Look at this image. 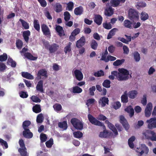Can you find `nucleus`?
I'll use <instances>...</instances> for the list:
<instances>
[{"instance_id": "obj_1", "label": "nucleus", "mask_w": 156, "mask_h": 156, "mask_svg": "<svg viewBox=\"0 0 156 156\" xmlns=\"http://www.w3.org/2000/svg\"><path fill=\"white\" fill-rule=\"evenodd\" d=\"M118 71L119 72L115 71H112V75L108 76L109 79L114 80L115 79V76L116 77L117 79L119 81L126 80L129 79V73L126 69L123 68H119Z\"/></svg>"}, {"instance_id": "obj_2", "label": "nucleus", "mask_w": 156, "mask_h": 156, "mask_svg": "<svg viewBox=\"0 0 156 156\" xmlns=\"http://www.w3.org/2000/svg\"><path fill=\"white\" fill-rule=\"evenodd\" d=\"M19 144L20 147L18 149V151L21 156H29V154L27 151V149L25 147L24 142L22 139H20L19 141Z\"/></svg>"}, {"instance_id": "obj_3", "label": "nucleus", "mask_w": 156, "mask_h": 156, "mask_svg": "<svg viewBox=\"0 0 156 156\" xmlns=\"http://www.w3.org/2000/svg\"><path fill=\"white\" fill-rule=\"evenodd\" d=\"M71 122L74 127L78 130H82L83 127V124L82 121L76 118H73L71 120Z\"/></svg>"}, {"instance_id": "obj_4", "label": "nucleus", "mask_w": 156, "mask_h": 156, "mask_svg": "<svg viewBox=\"0 0 156 156\" xmlns=\"http://www.w3.org/2000/svg\"><path fill=\"white\" fill-rule=\"evenodd\" d=\"M128 17L131 20L138 21L139 20V13L138 11L134 9H130L128 12Z\"/></svg>"}, {"instance_id": "obj_5", "label": "nucleus", "mask_w": 156, "mask_h": 156, "mask_svg": "<svg viewBox=\"0 0 156 156\" xmlns=\"http://www.w3.org/2000/svg\"><path fill=\"white\" fill-rule=\"evenodd\" d=\"M45 47L49 50L50 53H52L56 51L59 48V45L55 43L50 44L48 42H47L44 43Z\"/></svg>"}, {"instance_id": "obj_6", "label": "nucleus", "mask_w": 156, "mask_h": 156, "mask_svg": "<svg viewBox=\"0 0 156 156\" xmlns=\"http://www.w3.org/2000/svg\"><path fill=\"white\" fill-rule=\"evenodd\" d=\"M88 118L89 121L92 124L102 127L103 129H105V126L104 124L97 120L92 115L90 114H88Z\"/></svg>"}, {"instance_id": "obj_7", "label": "nucleus", "mask_w": 156, "mask_h": 156, "mask_svg": "<svg viewBox=\"0 0 156 156\" xmlns=\"http://www.w3.org/2000/svg\"><path fill=\"white\" fill-rule=\"evenodd\" d=\"M137 150H136V151L139 153L138 156H142L144 153L147 154L149 151L148 147L145 144H144L141 145V147L140 148H137Z\"/></svg>"}, {"instance_id": "obj_8", "label": "nucleus", "mask_w": 156, "mask_h": 156, "mask_svg": "<svg viewBox=\"0 0 156 156\" xmlns=\"http://www.w3.org/2000/svg\"><path fill=\"white\" fill-rule=\"evenodd\" d=\"M148 123V127L150 129H153L156 128V117L151 118L149 120L147 121Z\"/></svg>"}, {"instance_id": "obj_9", "label": "nucleus", "mask_w": 156, "mask_h": 156, "mask_svg": "<svg viewBox=\"0 0 156 156\" xmlns=\"http://www.w3.org/2000/svg\"><path fill=\"white\" fill-rule=\"evenodd\" d=\"M120 122L122 124L123 127L126 130H128L129 128V125L125 117L121 115L120 116Z\"/></svg>"}, {"instance_id": "obj_10", "label": "nucleus", "mask_w": 156, "mask_h": 156, "mask_svg": "<svg viewBox=\"0 0 156 156\" xmlns=\"http://www.w3.org/2000/svg\"><path fill=\"white\" fill-rule=\"evenodd\" d=\"M152 109V105L151 102L148 103L145 110V115L146 117H148L151 115Z\"/></svg>"}, {"instance_id": "obj_11", "label": "nucleus", "mask_w": 156, "mask_h": 156, "mask_svg": "<svg viewBox=\"0 0 156 156\" xmlns=\"http://www.w3.org/2000/svg\"><path fill=\"white\" fill-rule=\"evenodd\" d=\"M86 43V39L84 36H82L76 43V47L78 48L83 46Z\"/></svg>"}, {"instance_id": "obj_12", "label": "nucleus", "mask_w": 156, "mask_h": 156, "mask_svg": "<svg viewBox=\"0 0 156 156\" xmlns=\"http://www.w3.org/2000/svg\"><path fill=\"white\" fill-rule=\"evenodd\" d=\"M41 29L43 34L47 36H50L51 33L50 30L47 25L44 24L41 25Z\"/></svg>"}, {"instance_id": "obj_13", "label": "nucleus", "mask_w": 156, "mask_h": 156, "mask_svg": "<svg viewBox=\"0 0 156 156\" xmlns=\"http://www.w3.org/2000/svg\"><path fill=\"white\" fill-rule=\"evenodd\" d=\"M98 103L101 107H105L106 104L108 105L109 100L108 98L104 96L101 98L98 101Z\"/></svg>"}, {"instance_id": "obj_14", "label": "nucleus", "mask_w": 156, "mask_h": 156, "mask_svg": "<svg viewBox=\"0 0 156 156\" xmlns=\"http://www.w3.org/2000/svg\"><path fill=\"white\" fill-rule=\"evenodd\" d=\"M105 123L108 124V128L112 130L115 136L118 135L117 130L114 125L107 120L105 121Z\"/></svg>"}, {"instance_id": "obj_15", "label": "nucleus", "mask_w": 156, "mask_h": 156, "mask_svg": "<svg viewBox=\"0 0 156 156\" xmlns=\"http://www.w3.org/2000/svg\"><path fill=\"white\" fill-rule=\"evenodd\" d=\"M74 73L77 80L80 81L83 80V75L81 71L78 69H76L74 71Z\"/></svg>"}, {"instance_id": "obj_16", "label": "nucleus", "mask_w": 156, "mask_h": 156, "mask_svg": "<svg viewBox=\"0 0 156 156\" xmlns=\"http://www.w3.org/2000/svg\"><path fill=\"white\" fill-rule=\"evenodd\" d=\"M44 76L45 77H47V72L44 69H42L39 70L37 74V78L38 79H41V76Z\"/></svg>"}, {"instance_id": "obj_17", "label": "nucleus", "mask_w": 156, "mask_h": 156, "mask_svg": "<svg viewBox=\"0 0 156 156\" xmlns=\"http://www.w3.org/2000/svg\"><path fill=\"white\" fill-rule=\"evenodd\" d=\"M23 134L24 137L27 138H31L33 136V133L30 132L29 129H24L23 132Z\"/></svg>"}, {"instance_id": "obj_18", "label": "nucleus", "mask_w": 156, "mask_h": 156, "mask_svg": "<svg viewBox=\"0 0 156 156\" xmlns=\"http://www.w3.org/2000/svg\"><path fill=\"white\" fill-rule=\"evenodd\" d=\"M125 36L127 38V40L123 37H118V39L126 44H128L129 42H130L131 41V36H128L126 34L125 35Z\"/></svg>"}, {"instance_id": "obj_19", "label": "nucleus", "mask_w": 156, "mask_h": 156, "mask_svg": "<svg viewBox=\"0 0 156 156\" xmlns=\"http://www.w3.org/2000/svg\"><path fill=\"white\" fill-rule=\"evenodd\" d=\"M125 1V0H111L110 3L112 6L115 7L118 6L120 2L124 3Z\"/></svg>"}, {"instance_id": "obj_20", "label": "nucleus", "mask_w": 156, "mask_h": 156, "mask_svg": "<svg viewBox=\"0 0 156 156\" xmlns=\"http://www.w3.org/2000/svg\"><path fill=\"white\" fill-rule=\"evenodd\" d=\"M125 111L129 113V116L130 118L132 117L134 115V109L131 105L125 108Z\"/></svg>"}, {"instance_id": "obj_21", "label": "nucleus", "mask_w": 156, "mask_h": 156, "mask_svg": "<svg viewBox=\"0 0 156 156\" xmlns=\"http://www.w3.org/2000/svg\"><path fill=\"white\" fill-rule=\"evenodd\" d=\"M30 35V32L29 30L24 31L23 33V38L26 43L29 42V37Z\"/></svg>"}, {"instance_id": "obj_22", "label": "nucleus", "mask_w": 156, "mask_h": 156, "mask_svg": "<svg viewBox=\"0 0 156 156\" xmlns=\"http://www.w3.org/2000/svg\"><path fill=\"white\" fill-rule=\"evenodd\" d=\"M83 8L81 6L76 8L74 10V14L76 15H80L83 14Z\"/></svg>"}, {"instance_id": "obj_23", "label": "nucleus", "mask_w": 156, "mask_h": 156, "mask_svg": "<svg viewBox=\"0 0 156 156\" xmlns=\"http://www.w3.org/2000/svg\"><path fill=\"white\" fill-rule=\"evenodd\" d=\"M113 9L110 6L107 7L105 11V15L109 16H111L113 14Z\"/></svg>"}, {"instance_id": "obj_24", "label": "nucleus", "mask_w": 156, "mask_h": 156, "mask_svg": "<svg viewBox=\"0 0 156 156\" xmlns=\"http://www.w3.org/2000/svg\"><path fill=\"white\" fill-rule=\"evenodd\" d=\"M138 93L137 91L134 90L129 91L128 93V96L130 99H133L135 98Z\"/></svg>"}, {"instance_id": "obj_25", "label": "nucleus", "mask_w": 156, "mask_h": 156, "mask_svg": "<svg viewBox=\"0 0 156 156\" xmlns=\"http://www.w3.org/2000/svg\"><path fill=\"white\" fill-rule=\"evenodd\" d=\"M55 30L58 33V34L61 37L64 35V30L62 27L59 25L56 26Z\"/></svg>"}, {"instance_id": "obj_26", "label": "nucleus", "mask_w": 156, "mask_h": 156, "mask_svg": "<svg viewBox=\"0 0 156 156\" xmlns=\"http://www.w3.org/2000/svg\"><path fill=\"white\" fill-rule=\"evenodd\" d=\"M102 18L100 15H96L95 16L94 22L98 25H99L101 23Z\"/></svg>"}, {"instance_id": "obj_27", "label": "nucleus", "mask_w": 156, "mask_h": 156, "mask_svg": "<svg viewBox=\"0 0 156 156\" xmlns=\"http://www.w3.org/2000/svg\"><path fill=\"white\" fill-rule=\"evenodd\" d=\"M36 89L41 93L44 92L43 88V81L42 80H40L38 82L36 86Z\"/></svg>"}, {"instance_id": "obj_28", "label": "nucleus", "mask_w": 156, "mask_h": 156, "mask_svg": "<svg viewBox=\"0 0 156 156\" xmlns=\"http://www.w3.org/2000/svg\"><path fill=\"white\" fill-rule=\"evenodd\" d=\"M133 23L128 20H125L123 22L124 26L126 28L130 29H132V24Z\"/></svg>"}, {"instance_id": "obj_29", "label": "nucleus", "mask_w": 156, "mask_h": 156, "mask_svg": "<svg viewBox=\"0 0 156 156\" xmlns=\"http://www.w3.org/2000/svg\"><path fill=\"white\" fill-rule=\"evenodd\" d=\"M118 29L116 28H114L111 30L107 35V39H109L111 38L112 36L115 35L116 32L118 31Z\"/></svg>"}, {"instance_id": "obj_30", "label": "nucleus", "mask_w": 156, "mask_h": 156, "mask_svg": "<svg viewBox=\"0 0 156 156\" xmlns=\"http://www.w3.org/2000/svg\"><path fill=\"white\" fill-rule=\"evenodd\" d=\"M22 76L24 78L29 80H33L34 79V77L30 73L27 72H22Z\"/></svg>"}, {"instance_id": "obj_31", "label": "nucleus", "mask_w": 156, "mask_h": 156, "mask_svg": "<svg viewBox=\"0 0 156 156\" xmlns=\"http://www.w3.org/2000/svg\"><path fill=\"white\" fill-rule=\"evenodd\" d=\"M24 56L26 58L31 60H36L37 58V57L34 56L31 53L29 52L24 53Z\"/></svg>"}, {"instance_id": "obj_32", "label": "nucleus", "mask_w": 156, "mask_h": 156, "mask_svg": "<svg viewBox=\"0 0 156 156\" xmlns=\"http://www.w3.org/2000/svg\"><path fill=\"white\" fill-rule=\"evenodd\" d=\"M54 9L57 12H59L62 11V5L59 3H57L54 6Z\"/></svg>"}, {"instance_id": "obj_33", "label": "nucleus", "mask_w": 156, "mask_h": 156, "mask_svg": "<svg viewBox=\"0 0 156 156\" xmlns=\"http://www.w3.org/2000/svg\"><path fill=\"white\" fill-rule=\"evenodd\" d=\"M58 126L60 128H62L64 130H66L68 127L67 122L63 121L62 122H58Z\"/></svg>"}, {"instance_id": "obj_34", "label": "nucleus", "mask_w": 156, "mask_h": 156, "mask_svg": "<svg viewBox=\"0 0 156 156\" xmlns=\"http://www.w3.org/2000/svg\"><path fill=\"white\" fill-rule=\"evenodd\" d=\"M72 44L71 42H69L65 47L64 50L66 54L67 52H69L71 51V45Z\"/></svg>"}, {"instance_id": "obj_35", "label": "nucleus", "mask_w": 156, "mask_h": 156, "mask_svg": "<svg viewBox=\"0 0 156 156\" xmlns=\"http://www.w3.org/2000/svg\"><path fill=\"white\" fill-rule=\"evenodd\" d=\"M31 124V122L29 120H25L23 122L22 127L24 129H30L29 126Z\"/></svg>"}, {"instance_id": "obj_36", "label": "nucleus", "mask_w": 156, "mask_h": 156, "mask_svg": "<svg viewBox=\"0 0 156 156\" xmlns=\"http://www.w3.org/2000/svg\"><path fill=\"white\" fill-rule=\"evenodd\" d=\"M33 111L35 113H37L41 112V106L39 105H36L32 108Z\"/></svg>"}, {"instance_id": "obj_37", "label": "nucleus", "mask_w": 156, "mask_h": 156, "mask_svg": "<svg viewBox=\"0 0 156 156\" xmlns=\"http://www.w3.org/2000/svg\"><path fill=\"white\" fill-rule=\"evenodd\" d=\"M34 27L36 30L39 31L40 30V25L38 20H34L33 22Z\"/></svg>"}, {"instance_id": "obj_38", "label": "nucleus", "mask_w": 156, "mask_h": 156, "mask_svg": "<svg viewBox=\"0 0 156 156\" xmlns=\"http://www.w3.org/2000/svg\"><path fill=\"white\" fill-rule=\"evenodd\" d=\"M140 18L142 21H144L148 19L149 16L145 12H142L141 13Z\"/></svg>"}, {"instance_id": "obj_39", "label": "nucleus", "mask_w": 156, "mask_h": 156, "mask_svg": "<svg viewBox=\"0 0 156 156\" xmlns=\"http://www.w3.org/2000/svg\"><path fill=\"white\" fill-rule=\"evenodd\" d=\"M103 132H101L99 135V136L101 138H107L108 136V132L105 129Z\"/></svg>"}, {"instance_id": "obj_40", "label": "nucleus", "mask_w": 156, "mask_h": 156, "mask_svg": "<svg viewBox=\"0 0 156 156\" xmlns=\"http://www.w3.org/2000/svg\"><path fill=\"white\" fill-rule=\"evenodd\" d=\"M90 45L91 48L94 50L97 49L98 44L97 41L94 40H92L90 43Z\"/></svg>"}, {"instance_id": "obj_41", "label": "nucleus", "mask_w": 156, "mask_h": 156, "mask_svg": "<svg viewBox=\"0 0 156 156\" xmlns=\"http://www.w3.org/2000/svg\"><path fill=\"white\" fill-rule=\"evenodd\" d=\"M7 64L10 65L11 64V66L12 67H15L16 65V62L13 61L11 58H9L7 62Z\"/></svg>"}, {"instance_id": "obj_42", "label": "nucleus", "mask_w": 156, "mask_h": 156, "mask_svg": "<svg viewBox=\"0 0 156 156\" xmlns=\"http://www.w3.org/2000/svg\"><path fill=\"white\" fill-rule=\"evenodd\" d=\"M82 91V89L78 86L73 87L72 92L74 93H80Z\"/></svg>"}, {"instance_id": "obj_43", "label": "nucleus", "mask_w": 156, "mask_h": 156, "mask_svg": "<svg viewBox=\"0 0 156 156\" xmlns=\"http://www.w3.org/2000/svg\"><path fill=\"white\" fill-rule=\"evenodd\" d=\"M19 21L21 22L22 25L24 29L27 30L29 28V24L27 22L22 19H20Z\"/></svg>"}, {"instance_id": "obj_44", "label": "nucleus", "mask_w": 156, "mask_h": 156, "mask_svg": "<svg viewBox=\"0 0 156 156\" xmlns=\"http://www.w3.org/2000/svg\"><path fill=\"white\" fill-rule=\"evenodd\" d=\"M53 108L55 111L58 112L61 111L62 107L61 105L58 103H56L53 105Z\"/></svg>"}, {"instance_id": "obj_45", "label": "nucleus", "mask_w": 156, "mask_h": 156, "mask_svg": "<svg viewBox=\"0 0 156 156\" xmlns=\"http://www.w3.org/2000/svg\"><path fill=\"white\" fill-rule=\"evenodd\" d=\"M151 131H149L148 130H145L143 132V135L144 136L146 139L151 140V136H149V134H151Z\"/></svg>"}, {"instance_id": "obj_46", "label": "nucleus", "mask_w": 156, "mask_h": 156, "mask_svg": "<svg viewBox=\"0 0 156 156\" xmlns=\"http://www.w3.org/2000/svg\"><path fill=\"white\" fill-rule=\"evenodd\" d=\"M110 84L111 81L110 80H106L102 83V85L105 88H109L111 87Z\"/></svg>"}, {"instance_id": "obj_47", "label": "nucleus", "mask_w": 156, "mask_h": 156, "mask_svg": "<svg viewBox=\"0 0 156 156\" xmlns=\"http://www.w3.org/2000/svg\"><path fill=\"white\" fill-rule=\"evenodd\" d=\"M125 61L123 59L120 60L118 59L114 62L113 63V65L115 66H118L122 64Z\"/></svg>"}, {"instance_id": "obj_48", "label": "nucleus", "mask_w": 156, "mask_h": 156, "mask_svg": "<svg viewBox=\"0 0 156 156\" xmlns=\"http://www.w3.org/2000/svg\"><path fill=\"white\" fill-rule=\"evenodd\" d=\"M53 144V140L52 138H51L49 140L45 142V144L47 147L51 148Z\"/></svg>"}, {"instance_id": "obj_49", "label": "nucleus", "mask_w": 156, "mask_h": 156, "mask_svg": "<svg viewBox=\"0 0 156 156\" xmlns=\"http://www.w3.org/2000/svg\"><path fill=\"white\" fill-rule=\"evenodd\" d=\"M73 7V3L72 2L70 1L67 4V7L66 8V10H68L69 11H72Z\"/></svg>"}, {"instance_id": "obj_50", "label": "nucleus", "mask_w": 156, "mask_h": 156, "mask_svg": "<svg viewBox=\"0 0 156 156\" xmlns=\"http://www.w3.org/2000/svg\"><path fill=\"white\" fill-rule=\"evenodd\" d=\"M16 44L17 48L19 49H20L23 46V43L21 40L18 39L16 41Z\"/></svg>"}, {"instance_id": "obj_51", "label": "nucleus", "mask_w": 156, "mask_h": 156, "mask_svg": "<svg viewBox=\"0 0 156 156\" xmlns=\"http://www.w3.org/2000/svg\"><path fill=\"white\" fill-rule=\"evenodd\" d=\"M73 135L75 137L78 138H81L83 136L82 133L80 131L74 132Z\"/></svg>"}, {"instance_id": "obj_52", "label": "nucleus", "mask_w": 156, "mask_h": 156, "mask_svg": "<svg viewBox=\"0 0 156 156\" xmlns=\"http://www.w3.org/2000/svg\"><path fill=\"white\" fill-rule=\"evenodd\" d=\"M47 137L46 135L43 133H41L40 135V139L41 142L43 143L45 142L47 139Z\"/></svg>"}, {"instance_id": "obj_53", "label": "nucleus", "mask_w": 156, "mask_h": 156, "mask_svg": "<svg viewBox=\"0 0 156 156\" xmlns=\"http://www.w3.org/2000/svg\"><path fill=\"white\" fill-rule=\"evenodd\" d=\"M64 19L65 21H68L70 19L71 15L67 11L65 12L64 13Z\"/></svg>"}, {"instance_id": "obj_54", "label": "nucleus", "mask_w": 156, "mask_h": 156, "mask_svg": "<svg viewBox=\"0 0 156 156\" xmlns=\"http://www.w3.org/2000/svg\"><path fill=\"white\" fill-rule=\"evenodd\" d=\"M94 75L96 77H99L104 76V72L102 70L98 71L97 72H95Z\"/></svg>"}, {"instance_id": "obj_55", "label": "nucleus", "mask_w": 156, "mask_h": 156, "mask_svg": "<svg viewBox=\"0 0 156 156\" xmlns=\"http://www.w3.org/2000/svg\"><path fill=\"white\" fill-rule=\"evenodd\" d=\"M20 97L23 98H27L28 96V94L27 92L21 91L19 93Z\"/></svg>"}, {"instance_id": "obj_56", "label": "nucleus", "mask_w": 156, "mask_h": 156, "mask_svg": "<svg viewBox=\"0 0 156 156\" xmlns=\"http://www.w3.org/2000/svg\"><path fill=\"white\" fill-rule=\"evenodd\" d=\"M43 120V115L42 113L39 114L37 116L36 121L38 123H41Z\"/></svg>"}, {"instance_id": "obj_57", "label": "nucleus", "mask_w": 156, "mask_h": 156, "mask_svg": "<svg viewBox=\"0 0 156 156\" xmlns=\"http://www.w3.org/2000/svg\"><path fill=\"white\" fill-rule=\"evenodd\" d=\"M147 5L146 3L143 2H141L137 3L136 6L137 7V9L140 8H144Z\"/></svg>"}, {"instance_id": "obj_58", "label": "nucleus", "mask_w": 156, "mask_h": 156, "mask_svg": "<svg viewBox=\"0 0 156 156\" xmlns=\"http://www.w3.org/2000/svg\"><path fill=\"white\" fill-rule=\"evenodd\" d=\"M31 99L32 101L35 103H40L41 101V100L37 96L35 95L32 96Z\"/></svg>"}, {"instance_id": "obj_59", "label": "nucleus", "mask_w": 156, "mask_h": 156, "mask_svg": "<svg viewBox=\"0 0 156 156\" xmlns=\"http://www.w3.org/2000/svg\"><path fill=\"white\" fill-rule=\"evenodd\" d=\"M134 58L136 62H139L140 60V55L139 53L137 52H135L134 54Z\"/></svg>"}, {"instance_id": "obj_60", "label": "nucleus", "mask_w": 156, "mask_h": 156, "mask_svg": "<svg viewBox=\"0 0 156 156\" xmlns=\"http://www.w3.org/2000/svg\"><path fill=\"white\" fill-rule=\"evenodd\" d=\"M0 144H1L4 148L3 146L5 147V149H7L8 148V146L7 142L1 138H0Z\"/></svg>"}, {"instance_id": "obj_61", "label": "nucleus", "mask_w": 156, "mask_h": 156, "mask_svg": "<svg viewBox=\"0 0 156 156\" xmlns=\"http://www.w3.org/2000/svg\"><path fill=\"white\" fill-rule=\"evenodd\" d=\"M103 27L105 29L109 30L112 28V26L110 23H103Z\"/></svg>"}, {"instance_id": "obj_62", "label": "nucleus", "mask_w": 156, "mask_h": 156, "mask_svg": "<svg viewBox=\"0 0 156 156\" xmlns=\"http://www.w3.org/2000/svg\"><path fill=\"white\" fill-rule=\"evenodd\" d=\"M108 54V52L107 50L106 49L105 52L102 53L101 58L100 59L101 60L104 61L105 62L106 60V56Z\"/></svg>"}, {"instance_id": "obj_63", "label": "nucleus", "mask_w": 156, "mask_h": 156, "mask_svg": "<svg viewBox=\"0 0 156 156\" xmlns=\"http://www.w3.org/2000/svg\"><path fill=\"white\" fill-rule=\"evenodd\" d=\"M121 98L122 102L127 103L128 101V96L125 95H122Z\"/></svg>"}, {"instance_id": "obj_64", "label": "nucleus", "mask_w": 156, "mask_h": 156, "mask_svg": "<svg viewBox=\"0 0 156 156\" xmlns=\"http://www.w3.org/2000/svg\"><path fill=\"white\" fill-rule=\"evenodd\" d=\"M144 124V122L142 120H139L138 121L137 123L134 126L135 128L138 129L142 126Z\"/></svg>"}]
</instances>
